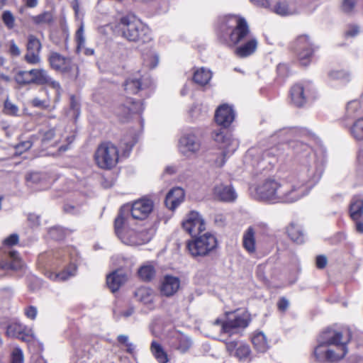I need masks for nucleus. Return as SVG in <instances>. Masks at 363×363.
<instances>
[{"label":"nucleus","instance_id":"nucleus-1","mask_svg":"<svg viewBox=\"0 0 363 363\" xmlns=\"http://www.w3.org/2000/svg\"><path fill=\"white\" fill-rule=\"evenodd\" d=\"M289 147L294 152L299 163L296 174L289 177L291 180L295 181V186L305 189V196L320 181L324 171L325 160L322 155H318L309 145L301 141H291Z\"/></svg>","mask_w":363,"mask_h":363},{"label":"nucleus","instance_id":"nucleus-2","mask_svg":"<svg viewBox=\"0 0 363 363\" xmlns=\"http://www.w3.org/2000/svg\"><path fill=\"white\" fill-rule=\"evenodd\" d=\"M220 37L228 45H238L235 55L245 58L253 55L257 48L258 40L251 33L246 20L240 16L227 15L220 19Z\"/></svg>","mask_w":363,"mask_h":363},{"label":"nucleus","instance_id":"nucleus-3","mask_svg":"<svg viewBox=\"0 0 363 363\" xmlns=\"http://www.w3.org/2000/svg\"><path fill=\"white\" fill-rule=\"evenodd\" d=\"M352 337L348 328H328L323 331L318 337V345L313 354L315 359L320 362H335L347 354V344Z\"/></svg>","mask_w":363,"mask_h":363},{"label":"nucleus","instance_id":"nucleus-4","mask_svg":"<svg viewBox=\"0 0 363 363\" xmlns=\"http://www.w3.org/2000/svg\"><path fill=\"white\" fill-rule=\"evenodd\" d=\"M294 182L289 177L279 180L265 179L257 186L256 197L272 203L296 202L304 197L306 190L295 186Z\"/></svg>","mask_w":363,"mask_h":363},{"label":"nucleus","instance_id":"nucleus-5","mask_svg":"<svg viewBox=\"0 0 363 363\" xmlns=\"http://www.w3.org/2000/svg\"><path fill=\"white\" fill-rule=\"evenodd\" d=\"M281 150L277 146H257L249 149L245 162L252 168L254 174L271 170L278 162Z\"/></svg>","mask_w":363,"mask_h":363},{"label":"nucleus","instance_id":"nucleus-6","mask_svg":"<svg viewBox=\"0 0 363 363\" xmlns=\"http://www.w3.org/2000/svg\"><path fill=\"white\" fill-rule=\"evenodd\" d=\"M115 29L130 42L147 43L152 38L149 27L133 14L121 17Z\"/></svg>","mask_w":363,"mask_h":363},{"label":"nucleus","instance_id":"nucleus-7","mask_svg":"<svg viewBox=\"0 0 363 363\" xmlns=\"http://www.w3.org/2000/svg\"><path fill=\"white\" fill-rule=\"evenodd\" d=\"M154 208L153 201L147 198L135 201L130 207L123 206L121 208L114 220V227L131 225L132 220L143 221L148 218Z\"/></svg>","mask_w":363,"mask_h":363},{"label":"nucleus","instance_id":"nucleus-8","mask_svg":"<svg viewBox=\"0 0 363 363\" xmlns=\"http://www.w3.org/2000/svg\"><path fill=\"white\" fill-rule=\"evenodd\" d=\"M192 240L187 243V248L193 257H203L213 250L218 245L217 239L206 228H186Z\"/></svg>","mask_w":363,"mask_h":363},{"label":"nucleus","instance_id":"nucleus-9","mask_svg":"<svg viewBox=\"0 0 363 363\" xmlns=\"http://www.w3.org/2000/svg\"><path fill=\"white\" fill-rule=\"evenodd\" d=\"M213 138L220 145L221 150L213 162L217 167H222L225 164L227 157L237 150L239 142L232 135L222 129L215 130L213 133Z\"/></svg>","mask_w":363,"mask_h":363},{"label":"nucleus","instance_id":"nucleus-10","mask_svg":"<svg viewBox=\"0 0 363 363\" xmlns=\"http://www.w3.org/2000/svg\"><path fill=\"white\" fill-rule=\"evenodd\" d=\"M94 160L101 169H110L114 167L119 160L118 147L111 142L101 143L95 152Z\"/></svg>","mask_w":363,"mask_h":363},{"label":"nucleus","instance_id":"nucleus-11","mask_svg":"<svg viewBox=\"0 0 363 363\" xmlns=\"http://www.w3.org/2000/svg\"><path fill=\"white\" fill-rule=\"evenodd\" d=\"M197 128L184 130L179 139L178 150L184 157L191 158L198 154L201 149V140Z\"/></svg>","mask_w":363,"mask_h":363},{"label":"nucleus","instance_id":"nucleus-12","mask_svg":"<svg viewBox=\"0 0 363 363\" xmlns=\"http://www.w3.org/2000/svg\"><path fill=\"white\" fill-rule=\"evenodd\" d=\"M50 67L58 72L67 74L69 77L76 79L79 76V67L71 58L52 52L48 57Z\"/></svg>","mask_w":363,"mask_h":363},{"label":"nucleus","instance_id":"nucleus-13","mask_svg":"<svg viewBox=\"0 0 363 363\" xmlns=\"http://www.w3.org/2000/svg\"><path fill=\"white\" fill-rule=\"evenodd\" d=\"M228 315L227 320L218 318L213 323L215 326H220V333H233L235 330L246 328L249 324L250 318L247 312L230 313Z\"/></svg>","mask_w":363,"mask_h":363},{"label":"nucleus","instance_id":"nucleus-14","mask_svg":"<svg viewBox=\"0 0 363 363\" xmlns=\"http://www.w3.org/2000/svg\"><path fill=\"white\" fill-rule=\"evenodd\" d=\"M293 49L301 65L307 66L310 64L315 48L309 36H298L294 43Z\"/></svg>","mask_w":363,"mask_h":363},{"label":"nucleus","instance_id":"nucleus-15","mask_svg":"<svg viewBox=\"0 0 363 363\" xmlns=\"http://www.w3.org/2000/svg\"><path fill=\"white\" fill-rule=\"evenodd\" d=\"M314 94V86L309 81L297 83L291 89V101L294 105L298 107L305 105L308 99L313 97Z\"/></svg>","mask_w":363,"mask_h":363},{"label":"nucleus","instance_id":"nucleus-16","mask_svg":"<svg viewBox=\"0 0 363 363\" xmlns=\"http://www.w3.org/2000/svg\"><path fill=\"white\" fill-rule=\"evenodd\" d=\"M23 263L17 252L0 250V279L9 277L13 271L21 269Z\"/></svg>","mask_w":363,"mask_h":363},{"label":"nucleus","instance_id":"nucleus-17","mask_svg":"<svg viewBox=\"0 0 363 363\" xmlns=\"http://www.w3.org/2000/svg\"><path fill=\"white\" fill-rule=\"evenodd\" d=\"M153 80L149 77H141L139 74L128 78L124 83V89L127 94H135L140 91L153 89Z\"/></svg>","mask_w":363,"mask_h":363},{"label":"nucleus","instance_id":"nucleus-18","mask_svg":"<svg viewBox=\"0 0 363 363\" xmlns=\"http://www.w3.org/2000/svg\"><path fill=\"white\" fill-rule=\"evenodd\" d=\"M31 74V84L38 85H47L56 91V96L60 94L61 87L60 83L53 79L44 69H32L30 70Z\"/></svg>","mask_w":363,"mask_h":363},{"label":"nucleus","instance_id":"nucleus-19","mask_svg":"<svg viewBox=\"0 0 363 363\" xmlns=\"http://www.w3.org/2000/svg\"><path fill=\"white\" fill-rule=\"evenodd\" d=\"M26 47L27 52L24 56L25 60L30 65L40 63V52L42 48V45L39 39L33 35H29Z\"/></svg>","mask_w":363,"mask_h":363},{"label":"nucleus","instance_id":"nucleus-20","mask_svg":"<svg viewBox=\"0 0 363 363\" xmlns=\"http://www.w3.org/2000/svg\"><path fill=\"white\" fill-rule=\"evenodd\" d=\"M144 109L143 104L140 101H135L130 98L126 99L125 104L118 108L117 114L122 121H128L135 114H140Z\"/></svg>","mask_w":363,"mask_h":363},{"label":"nucleus","instance_id":"nucleus-21","mask_svg":"<svg viewBox=\"0 0 363 363\" xmlns=\"http://www.w3.org/2000/svg\"><path fill=\"white\" fill-rule=\"evenodd\" d=\"M213 191L215 198L223 202H233L238 197L235 189L229 184H217Z\"/></svg>","mask_w":363,"mask_h":363},{"label":"nucleus","instance_id":"nucleus-22","mask_svg":"<svg viewBox=\"0 0 363 363\" xmlns=\"http://www.w3.org/2000/svg\"><path fill=\"white\" fill-rule=\"evenodd\" d=\"M235 119V112L233 108L223 104L219 106L215 113V121L218 125L228 127Z\"/></svg>","mask_w":363,"mask_h":363},{"label":"nucleus","instance_id":"nucleus-23","mask_svg":"<svg viewBox=\"0 0 363 363\" xmlns=\"http://www.w3.org/2000/svg\"><path fill=\"white\" fill-rule=\"evenodd\" d=\"M193 342L186 335L176 333L169 340V345L181 353H186L191 347Z\"/></svg>","mask_w":363,"mask_h":363},{"label":"nucleus","instance_id":"nucleus-24","mask_svg":"<svg viewBox=\"0 0 363 363\" xmlns=\"http://www.w3.org/2000/svg\"><path fill=\"white\" fill-rule=\"evenodd\" d=\"M180 280L178 277L166 275L163 277L160 284V292L165 296H172L179 290Z\"/></svg>","mask_w":363,"mask_h":363},{"label":"nucleus","instance_id":"nucleus-25","mask_svg":"<svg viewBox=\"0 0 363 363\" xmlns=\"http://www.w3.org/2000/svg\"><path fill=\"white\" fill-rule=\"evenodd\" d=\"M184 191L180 187L171 189L165 198V206L171 211L175 210L184 200Z\"/></svg>","mask_w":363,"mask_h":363},{"label":"nucleus","instance_id":"nucleus-26","mask_svg":"<svg viewBox=\"0 0 363 363\" xmlns=\"http://www.w3.org/2000/svg\"><path fill=\"white\" fill-rule=\"evenodd\" d=\"M115 233L123 243L130 245H139L137 228H115Z\"/></svg>","mask_w":363,"mask_h":363},{"label":"nucleus","instance_id":"nucleus-27","mask_svg":"<svg viewBox=\"0 0 363 363\" xmlns=\"http://www.w3.org/2000/svg\"><path fill=\"white\" fill-rule=\"evenodd\" d=\"M351 218L355 222V227H363L362 218L363 216V199L359 196L352 198L350 205Z\"/></svg>","mask_w":363,"mask_h":363},{"label":"nucleus","instance_id":"nucleus-28","mask_svg":"<svg viewBox=\"0 0 363 363\" xmlns=\"http://www.w3.org/2000/svg\"><path fill=\"white\" fill-rule=\"evenodd\" d=\"M6 334L10 337L26 340L27 337L32 335V330L21 323H13L8 326Z\"/></svg>","mask_w":363,"mask_h":363},{"label":"nucleus","instance_id":"nucleus-29","mask_svg":"<svg viewBox=\"0 0 363 363\" xmlns=\"http://www.w3.org/2000/svg\"><path fill=\"white\" fill-rule=\"evenodd\" d=\"M42 144L45 147L55 146L62 140L59 130L51 128L45 131L40 132Z\"/></svg>","mask_w":363,"mask_h":363},{"label":"nucleus","instance_id":"nucleus-30","mask_svg":"<svg viewBox=\"0 0 363 363\" xmlns=\"http://www.w3.org/2000/svg\"><path fill=\"white\" fill-rule=\"evenodd\" d=\"M137 300L146 305L149 308H154L155 294L153 291L147 287L138 289L135 292Z\"/></svg>","mask_w":363,"mask_h":363},{"label":"nucleus","instance_id":"nucleus-31","mask_svg":"<svg viewBox=\"0 0 363 363\" xmlns=\"http://www.w3.org/2000/svg\"><path fill=\"white\" fill-rule=\"evenodd\" d=\"M269 10L280 16H288L296 13L294 6L286 0H279L275 4L271 5Z\"/></svg>","mask_w":363,"mask_h":363},{"label":"nucleus","instance_id":"nucleus-32","mask_svg":"<svg viewBox=\"0 0 363 363\" xmlns=\"http://www.w3.org/2000/svg\"><path fill=\"white\" fill-rule=\"evenodd\" d=\"M182 224V227H202L207 223L199 212L191 211L185 216Z\"/></svg>","mask_w":363,"mask_h":363},{"label":"nucleus","instance_id":"nucleus-33","mask_svg":"<svg viewBox=\"0 0 363 363\" xmlns=\"http://www.w3.org/2000/svg\"><path fill=\"white\" fill-rule=\"evenodd\" d=\"M125 281L126 277L123 274H119L118 271L110 274L106 278L107 286L113 293L118 291Z\"/></svg>","mask_w":363,"mask_h":363},{"label":"nucleus","instance_id":"nucleus-34","mask_svg":"<svg viewBox=\"0 0 363 363\" xmlns=\"http://www.w3.org/2000/svg\"><path fill=\"white\" fill-rule=\"evenodd\" d=\"M212 77V73L210 69L200 67L196 69L194 72L193 80L200 86L207 84Z\"/></svg>","mask_w":363,"mask_h":363},{"label":"nucleus","instance_id":"nucleus-35","mask_svg":"<svg viewBox=\"0 0 363 363\" xmlns=\"http://www.w3.org/2000/svg\"><path fill=\"white\" fill-rule=\"evenodd\" d=\"M243 247L250 254L256 251L255 233L252 228H248L242 237Z\"/></svg>","mask_w":363,"mask_h":363},{"label":"nucleus","instance_id":"nucleus-36","mask_svg":"<svg viewBox=\"0 0 363 363\" xmlns=\"http://www.w3.org/2000/svg\"><path fill=\"white\" fill-rule=\"evenodd\" d=\"M252 342L257 352H265L269 348L267 337L262 332H256L252 337Z\"/></svg>","mask_w":363,"mask_h":363},{"label":"nucleus","instance_id":"nucleus-37","mask_svg":"<svg viewBox=\"0 0 363 363\" xmlns=\"http://www.w3.org/2000/svg\"><path fill=\"white\" fill-rule=\"evenodd\" d=\"M159 55L154 50H149L143 54V66L148 69L155 68L159 63Z\"/></svg>","mask_w":363,"mask_h":363},{"label":"nucleus","instance_id":"nucleus-38","mask_svg":"<svg viewBox=\"0 0 363 363\" xmlns=\"http://www.w3.org/2000/svg\"><path fill=\"white\" fill-rule=\"evenodd\" d=\"M151 352L155 359L160 363H167L168 362V357L163 347L158 342L153 341L151 343Z\"/></svg>","mask_w":363,"mask_h":363},{"label":"nucleus","instance_id":"nucleus-39","mask_svg":"<svg viewBox=\"0 0 363 363\" xmlns=\"http://www.w3.org/2000/svg\"><path fill=\"white\" fill-rule=\"evenodd\" d=\"M137 143V136L135 134L126 135L121 141V147L123 148V154L127 157L131 151L132 147Z\"/></svg>","mask_w":363,"mask_h":363},{"label":"nucleus","instance_id":"nucleus-40","mask_svg":"<svg viewBox=\"0 0 363 363\" xmlns=\"http://www.w3.org/2000/svg\"><path fill=\"white\" fill-rule=\"evenodd\" d=\"M295 130L291 128H283L271 136L272 141L279 140L281 143L288 142L294 136Z\"/></svg>","mask_w":363,"mask_h":363},{"label":"nucleus","instance_id":"nucleus-41","mask_svg":"<svg viewBox=\"0 0 363 363\" xmlns=\"http://www.w3.org/2000/svg\"><path fill=\"white\" fill-rule=\"evenodd\" d=\"M350 133L355 140H363V118H359L354 123Z\"/></svg>","mask_w":363,"mask_h":363},{"label":"nucleus","instance_id":"nucleus-42","mask_svg":"<svg viewBox=\"0 0 363 363\" xmlns=\"http://www.w3.org/2000/svg\"><path fill=\"white\" fill-rule=\"evenodd\" d=\"M33 22L36 25H45L50 23L53 20L51 12L45 11L39 15L32 16Z\"/></svg>","mask_w":363,"mask_h":363},{"label":"nucleus","instance_id":"nucleus-43","mask_svg":"<svg viewBox=\"0 0 363 363\" xmlns=\"http://www.w3.org/2000/svg\"><path fill=\"white\" fill-rule=\"evenodd\" d=\"M138 274L139 277L143 280V281H150L152 280L155 274V269L152 266L147 265L143 266L140 268L138 270Z\"/></svg>","mask_w":363,"mask_h":363},{"label":"nucleus","instance_id":"nucleus-44","mask_svg":"<svg viewBox=\"0 0 363 363\" xmlns=\"http://www.w3.org/2000/svg\"><path fill=\"white\" fill-rule=\"evenodd\" d=\"M287 234L294 242L302 244L304 242V234L300 228H288Z\"/></svg>","mask_w":363,"mask_h":363},{"label":"nucleus","instance_id":"nucleus-45","mask_svg":"<svg viewBox=\"0 0 363 363\" xmlns=\"http://www.w3.org/2000/svg\"><path fill=\"white\" fill-rule=\"evenodd\" d=\"M250 352H251L250 348L247 345L241 344L236 349L235 355L240 361H247V360H250Z\"/></svg>","mask_w":363,"mask_h":363},{"label":"nucleus","instance_id":"nucleus-46","mask_svg":"<svg viewBox=\"0 0 363 363\" xmlns=\"http://www.w3.org/2000/svg\"><path fill=\"white\" fill-rule=\"evenodd\" d=\"M139 236V245L149 242L153 236V228H137Z\"/></svg>","mask_w":363,"mask_h":363},{"label":"nucleus","instance_id":"nucleus-47","mask_svg":"<svg viewBox=\"0 0 363 363\" xmlns=\"http://www.w3.org/2000/svg\"><path fill=\"white\" fill-rule=\"evenodd\" d=\"M3 112L6 115L10 116H18L19 108L16 104H13L10 100L6 99L4 104Z\"/></svg>","mask_w":363,"mask_h":363},{"label":"nucleus","instance_id":"nucleus-48","mask_svg":"<svg viewBox=\"0 0 363 363\" xmlns=\"http://www.w3.org/2000/svg\"><path fill=\"white\" fill-rule=\"evenodd\" d=\"M349 74L344 70H330L328 73V80L340 81L347 80Z\"/></svg>","mask_w":363,"mask_h":363},{"label":"nucleus","instance_id":"nucleus-49","mask_svg":"<svg viewBox=\"0 0 363 363\" xmlns=\"http://www.w3.org/2000/svg\"><path fill=\"white\" fill-rule=\"evenodd\" d=\"M31 74L29 71H19L15 76V80L20 84H31Z\"/></svg>","mask_w":363,"mask_h":363},{"label":"nucleus","instance_id":"nucleus-50","mask_svg":"<svg viewBox=\"0 0 363 363\" xmlns=\"http://www.w3.org/2000/svg\"><path fill=\"white\" fill-rule=\"evenodd\" d=\"M75 40L77 42V50L78 52H80L85 46V37L84 35V26L82 24L76 32Z\"/></svg>","mask_w":363,"mask_h":363},{"label":"nucleus","instance_id":"nucleus-51","mask_svg":"<svg viewBox=\"0 0 363 363\" xmlns=\"http://www.w3.org/2000/svg\"><path fill=\"white\" fill-rule=\"evenodd\" d=\"M361 28L357 24H349L345 30V36L347 38H355L361 33Z\"/></svg>","mask_w":363,"mask_h":363},{"label":"nucleus","instance_id":"nucleus-52","mask_svg":"<svg viewBox=\"0 0 363 363\" xmlns=\"http://www.w3.org/2000/svg\"><path fill=\"white\" fill-rule=\"evenodd\" d=\"M361 105L358 101H352L347 105L346 111L347 117L352 118L354 115L360 111Z\"/></svg>","mask_w":363,"mask_h":363},{"label":"nucleus","instance_id":"nucleus-53","mask_svg":"<svg viewBox=\"0 0 363 363\" xmlns=\"http://www.w3.org/2000/svg\"><path fill=\"white\" fill-rule=\"evenodd\" d=\"M30 104L35 108L47 109L50 107V100L48 99H40L38 97H34L30 101Z\"/></svg>","mask_w":363,"mask_h":363},{"label":"nucleus","instance_id":"nucleus-54","mask_svg":"<svg viewBox=\"0 0 363 363\" xmlns=\"http://www.w3.org/2000/svg\"><path fill=\"white\" fill-rule=\"evenodd\" d=\"M2 20L8 28L11 29L14 27L15 18L11 11H5L2 14Z\"/></svg>","mask_w":363,"mask_h":363},{"label":"nucleus","instance_id":"nucleus-55","mask_svg":"<svg viewBox=\"0 0 363 363\" xmlns=\"http://www.w3.org/2000/svg\"><path fill=\"white\" fill-rule=\"evenodd\" d=\"M356 3V0H343L341 9L344 13H351L355 9Z\"/></svg>","mask_w":363,"mask_h":363},{"label":"nucleus","instance_id":"nucleus-56","mask_svg":"<svg viewBox=\"0 0 363 363\" xmlns=\"http://www.w3.org/2000/svg\"><path fill=\"white\" fill-rule=\"evenodd\" d=\"M74 272H69L67 271H63L58 274H50V278L55 281H65L69 279L70 277L74 276Z\"/></svg>","mask_w":363,"mask_h":363},{"label":"nucleus","instance_id":"nucleus-57","mask_svg":"<svg viewBox=\"0 0 363 363\" xmlns=\"http://www.w3.org/2000/svg\"><path fill=\"white\" fill-rule=\"evenodd\" d=\"M230 217V216H227L222 213H216L213 216V224L217 226L229 225V223L227 221V220Z\"/></svg>","mask_w":363,"mask_h":363},{"label":"nucleus","instance_id":"nucleus-58","mask_svg":"<svg viewBox=\"0 0 363 363\" xmlns=\"http://www.w3.org/2000/svg\"><path fill=\"white\" fill-rule=\"evenodd\" d=\"M207 113L206 109L202 108V106L200 104H195L191 109L190 113L192 116V118H199L200 115L201 116H205Z\"/></svg>","mask_w":363,"mask_h":363},{"label":"nucleus","instance_id":"nucleus-59","mask_svg":"<svg viewBox=\"0 0 363 363\" xmlns=\"http://www.w3.org/2000/svg\"><path fill=\"white\" fill-rule=\"evenodd\" d=\"M45 178V175L40 172H32L27 175L26 180L33 184H38Z\"/></svg>","mask_w":363,"mask_h":363},{"label":"nucleus","instance_id":"nucleus-60","mask_svg":"<svg viewBox=\"0 0 363 363\" xmlns=\"http://www.w3.org/2000/svg\"><path fill=\"white\" fill-rule=\"evenodd\" d=\"M28 223L33 226H38L41 225H45V223H43L42 221L41 218L36 214L34 213H30L28 215L27 217Z\"/></svg>","mask_w":363,"mask_h":363},{"label":"nucleus","instance_id":"nucleus-61","mask_svg":"<svg viewBox=\"0 0 363 363\" xmlns=\"http://www.w3.org/2000/svg\"><path fill=\"white\" fill-rule=\"evenodd\" d=\"M23 353L20 349H14L12 352L11 362L12 363H23Z\"/></svg>","mask_w":363,"mask_h":363},{"label":"nucleus","instance_id":"nucleus-62","mask_svg":"<svg viewBox=\"0 0 363 363\" xmlns=\"http://www.w3.org/2000/svg\"><path fill=\"white\" fill-rule=\"evenodd\" d=\"M80 206H74L72 203H66L64 206V211L65 212L73 215H76L80 213Z\"/></svg>","mask_w":363,"mask_h":363},{"label":"nucleus","instance_id":"nucleus-63","mask_svg":"<svg viewBox=\"0 0 363 363\" xmlns=\"http://www.w3.org/2000/svg\"><path fill=\"white\" fill-rule=\"evenodd\" d=\"M32 147V143L29 140H26L24 142H22L19 143L18 145H16V152L18 154H22L23 151H26L28 149H30Z\"/></svg>","mask_w":363,"mask_h":363},{"label":"nucleus","instance_id":"nucleus-64","mask_svg":"<svg viewBox=\"0 0 363 363\" xmlns=\"http://www.w3.org/2000/svg\"><path fill=\"white\" fill-rule=\"evenodd\" d=\"M70 107L72 111L73 116L77 118L79 115V106L77 101L74 99V96L71 97Z\"/></svg>","mask_w":363,"mask_h":363}]
</instances>
